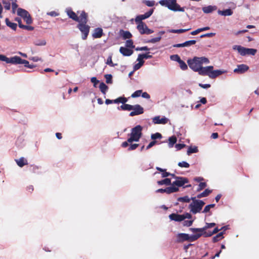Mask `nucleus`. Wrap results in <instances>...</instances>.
Here are the masks:
<instances>
[{"label":"nucleus","instance_id":"2","mask_svg":"<svg viewBox=\"0 0 259 259\" xmlns=\"http://www.w3.org/2000/svg\"><path fill=\"white\" fill-rule=\"evenodd\" d=\"M209 63V59L205 57H194L193 59H188L187 61L189 67L195 72H198L203 64Z\"/></svg>","mask_w":259,"mask_h":259},{"label":"nucleus","instance_id":"20","mask_svg":"<svg viewBox=\"0 0 259 259\" xmlns=\"http://www.w3.org/2000/svg\"><path fill=\"white\" fill-rule=\"evenodd\" d=\"M15 20L18 22L19 27L29 31L33 30L34 29V28L32 26L23 25L20 18L16 17Z\"/></svg>","mask_w":259,"mask_h":259},{"label":"nucleus","instance_id":"16","mask_svg":"<svg viewBox=\"0 0 259 259\" xmlns=\"http://www.w3.org/2000/svg\"><path fill=\"white\" fill-rule=\"evenodd\" d=\"M120 53L124 56H130L133 53V51L126 47H121L119 49Z\"/></svg>","mask_w":259,"mask_h":259},{"label":"nucleus","instance_id":"59","mask_svg":"<svg viewBox=\"0 0 259 259\" xmlns=\"http://www.w3.org/2000/svg\"><path fill=\"white\" fill-rule=\"evenodd\" d=\"M157 143V141L155 140H153L151 141L149 145L146 147V150H148L151 148L152 147L154 146Z\"/></svg>","mask_w":259,"mask_h":259},{"label":"nucleus","instance_id":"8","mask_svg":"<svg viewBox=\"0 0 259 259\" xmlns=\"http://www.w3.org/2000/svg\"><path fill=\"white\" fill-rule=\"evenodd\" d=\"M202 236V233H197L191 236L186 233H179L177 236V241L182 242L185 241H194Z\"/></svg>","mask_w":259,"mask_h":259},{"label":"nucleus","instance_id":"23","mask_svg":"<svg viewBox=\"0 0 259 259\" xmlns=\"http://www.w3.org/2000/svg\"><path fill=\"white\" fill-rule=\"evenodd\" d=\"M218 14L224 16H231L233 14V11L231 9H228L223 11L219 10Z\"/></svg>","mask_w":259,"mask_h":259},{"label":"nucleus","instance_id":"49","mask_svg":"<svg viewBox=\"0 0 259 259\" xmlns=\"http://www.w3.org/2000/svg\"><path fill=\"white\" fill-rule=\"evenodd\" d=\"M106 64L109 65V66H111V67H114L115 66V64H114L112 62V55H110L107 59V62H106Z\"/></svg>","mask_w":259,"mask_h":259},{"label":"nucleus","instance_id":"42","mask_svg":"<svg viewBox=\"0 0 259 259\" xmlns=\"http://www.w3.org/2000/svg\"><path fill=\"white\" fill-rule=\"evenodd\" d=\"M191 29V28L188 29H172L171 30V32L177 33H181L185 32Z\"/></svg>","mask_w":259,"mask_h":259},{"label":"nucleus","instance_id":"5","mask_svg":"<svg viewBox=\"0 0 259 259\" xmlns=\"http://www.w3.org/2000/svg\"><path fill=\"white\" fill-rule=\"evenodd\" d=\"M161 5L167 7L169 10L173 11H184V8L181 7L177 3L176 0H161L159 2Z\"/></svg>","mask_w":259,"mask_h":259},{"label":"nucleus","instance_id":"7","mask_svg":"<svg viewBox=\"0 0 259 259\" xmlns=\"http://www.w3.org/2000/svg\"><path fill=\"white\" fill-rule=\"evenodd\" d=\"M193 202L189 205V208L193 214L199 212L202 209L205 203L200 200L196 199V197H191Z\"/></svg>","mask_w":259,"mask_h":259},{"label":"nucleus","instance_id":"63","mask_svg":"<svg viewBox=\"0 0 259 259\" xmlns=\"http://www.w3.org/2000/svg\"><path fill=\"white\" fill-rule=\"evenodd\" d=\"M185 146L184 144H178L176 145V148L179 150L185 147Z\"/></svg>","mask_w":259,"mask_h":259},{"label":"nucleus","instance_id":"21","mask_svg":"<svg viewBox=\"0 0 259 259\" xmlns=\"http://www.w3.org/2000/svg\"><path fill=\"white\" fill-rule=\"evenodd\" d=\"M217 10V7L215 6H208L202 8V10L204 13L209 14Z\"/></svg>","mask_w":259,"mask_h":259},{"label":"nucleus","instance_id":"64","mask_svg":"<svg viewBox=\"0 0 259 259\" xmlns=\"http://www.w3.org/2000/svg\"><path fill=\"white\" fill-rule=\"evenodd\" d=\"M199 86L203 89H207L210 87V84L199 83Z\"/></svg>","mask_w":259,"mask_h":259},{"label":"nucleus","instance_id":"26","mask_svg":"<svg viewBox=\"0 0 259 259\" xmlns=\"http://www.w3.org/2000/svg\"><path fill=\"white\" fill-rule=\"evenodd\" d=\"M121 35L123 39H130L132 37V33L128 31L121 30Z\"/></svg>","mask_w":259,"mask_h":259},{"label":"nucleus","instance_id":"10","mask_svg":"<svg viewBox=\"0 0 259 259\" xmlns=\"http://www.w3.org/2000/svg\"><path fill=\"white\" fill-rule=\"evenodd\" d=\"M176 180L174 181L172 185L177 186V187H182L184 184L189 182L188 179L185 177H176Z\"/></svg>","mask_w":259,"mask_h":259},{"label":"nucleus","instance_id":"22","mask_svg":"<svg viewBox=\"0 0 259 259\" xmlns=\"http://www.w3.org/2000/svg\"><path fill=\"white\" fill-rule=\"evenodd\" d=\"M15 161L17 165L20 167H22L23 166L28 164L27 159H25L24 157H21L18 159H15Z\"/></svg>","mask_w":259,"mask_h":259},{"label":"nucleus","instance_id":"56","mask_svg":"<svg viewBox=\"0 0 259 259\" xmlns=\"http://www.w3.org/2000/svg\"><path fill=\"white\" fill-rule=\"evenodd\" d=\"M21 18V17H20ZM24 21L26 22V23L28 24H30L32 22V17H22Z\"/></svg>","mask_w":259,"mask_h":259},{"label":"nucleus","instance_id":"18","mask_svg":"<svg viewBox=\"0 0 259 259\" xmlns=\"http://www.w3.org/2000/svg\"><path fill=\"white\" fill-rule=\"evenodd\" d=\"M168 119L165 118H160V116H155L153 118V121L155 124H166Z\"/></svg>","mask_w":259,"mask_h":259},{"label":"nucleus","instance_id":"50","mask_svg":"<svg viewBox=\"0 0 259 259\" xmlns=\"http://www.w3.org/2000/svg\"><path fill=\"white\" fill-rule=\"evenodd\" d=\"M105 77L106 78V82L107 83H112V75L106 74L105 75Z\"/></svg>","mask_w":259,"mask_h":259},{"label":"nucleus","instance_id":"30","mask_svg":"<svg viewBox=\"0 0 259 259\" xmlns=\"http://www.w3.org/2000/svg\"><path fill=\"white\" fill-rule=\"evenodd\" d=\"M224 234V232H221L218 233L217 235H215V236H214L212 238V242L215 243V242H217L219 241V240L222 239L224 238V236H223Z\"/></svg>","mask_w":259,"mask_h":259},{"label":"nucleus","instance_id":"1","mask_svg":"<svg viewBox=\"0 0 259 259\" xmlns=\"http://www.w3.org/2000/svg\"><path fill=\"white\" fill-rule=\"evenodd\" d=\"M74 21L78 22V24L77 27L82 33V39L85 40L90 32V26L87 24L88 22V17H70Z\"/></svg>","mask_w":259,"mask_h":259},{"label":"nucleus","instance_id":"48","mask_svg":"<svg viewBox=\"0 0 259 259\" xmlns=\"http://www.w3.org/2000/svg\"><path fill=\"white\" fill-rule=\"evenodd\" d=\"M180 167L188 168L190 166L189 164L186 161H182L178 163V164Z\"/></svg>","mask_w":259,"mask_h":259},{"label":"nucleus","instance_id":"54","mask_svg":"<svg viewBox=\"0 0 259 259\" xmlns=\"http://www.w3.org/2000/svg\"><path fill=\"white\" fill-rule=\"evenodd\" d=\"M153 12V9H151L149 11L145 13L144 14L138 15V16H151Z\"/></svg>","mask_w":259,"mask_h":259},{"label":"nucleus","instance_id":"51","mask_svg":"<svg viewBox=\"0 0 259 259\" xmlns=\"http://www.w3.org/2000/svg\"><path fill=\"white\" fill-rule=\"evenodd\" d=\"M138 144H131L128 148V151L134 150L139 147Z\"/></svg>","mask_w":259,"mask_h":259},{"label":"nucleus","instance_id":"58","mask_svg":"<svg viewBox=\"0 0 259 259\" xmlns=\"http://www.w3.org/2000/svg\"><path fill=\"white\" fill-rule=\"evenodd\" d=\"M215 34L214 33H207L201 35L200 36V37L201 38L205 37H211L214 36Z\"/></svg>","mask_w":259,"mask_h":259},{"label":"nucleus","instance_id":"34","mask_svg":"<svg viewBox=\"0 0 259 259\" xmlns=\"http://www.w3.org/2000/svg\"><path fill=\"white\" fill-rule=\"evenodd\" d=\"M133 106L130 105V104H123L121 106H120V108L123 110H127V111H131L133 109Z\"/></svg>","mask_w":259,"mask_h":259},{"label":"nucleus","instance_id":"44","mask_svg":"<svg viewBox=\"0 0 259 259\" xmlns=\"http://www.w3.org/2000/svg\"><path fill=\"white\" fill-rule=\"evenodd\" d=\"M142 90H137L132 94L131 97L134 98L139 97L142 95Z\"/></svg>","mask_w":259,"mask_h":259},{"label":"nucleus","instance_id":"62","mask_svg":"<svg viewBox=\"0 0 259 259\" xmlns=\"http://www.w3.org/2000/svg\"><path fill=\"white\" fill-rule=\"evenodd\" d=\"M136 51H149L150 49L148 48L147 46L142 47H138L136 49Z\"/></svg>","mask_w":259,"mask_h":259},{"label":"nucleus","instance_id":"61","mask_svg":"<svg viewBox=\"0 0 259 259\" xmlns=\"http://www.w3.org/2000/svg\"><path fill=\"white\" fill-rule=\"evenodd\" d=\"M91 81L92 83H94V86L95 87H96L97 84H98L99 82V81L97 79L96 77H93L91 78Z\"/></svg>","mask_w":259,"mask_h":259},{"label":"nucleus","instance_id":"41","mask_svg":"<svg viewBox=\"0 0 259 259\" xmlns=\"http://www.w3.org/2000/svg\"><path fill=\"white\" fill-rule=\"evenodd\" d=\"M196 42L195 40H188L184 42V47H189L192 45H195Z\"/></svg>","mask_w":259,"mask_h":259},{"label":"nucleus","instance_id":"43","mask_svg":"<svg viewBox=\"0 0 259 259\" xmlns=\"http://www.w3.org/2000/svg\"><path fill=\"white\" fill-rule=\"evenodd\" d=\"M125 46L127 48H135V46L133 45V41L132 39H128L126 41Z\"/></svg>","mask_w":259,"mask_h":259},{"label":"nucleus","instance_id":"9","mask_svg":"<svg viewBox=\"0 0 259 259\" xmlns=\"http://www.w3.org/2000/svg\"><path fill=\"white\" fill-rule=\"evenodd\" d=\"M213 69L212 66H208L206 67H202L200 68L198 72V74L202 76H208L209 77L211 74V71Z\"/></svg>","mask_w":259,"mask_h":259},{"label":"nucleus","instance_id":"35","mask_svg":"<svg viewBox=\"0 0 259 259\" xmlns=\"http://www.w3.org/2000/svg\"><path fill=\"white\" fill-rule=\"evenodd\" d=\"M99 88L101 92L103 94H105L106 92L108 89V86L106 85L104 82H101L100 84Z\"/></svg>","mask_w":259,"mask_h":259},{"label":"nucleus","instance_id":"4","mask_svg":"<svg viewBox=\"0 0 259 259\" xmlns=\"http://www.w3.org/2000/svg\"><path fill=\"white\" fill-rule=\"evenodd\" d=\"M148 17H136L135 22L137 24V29L141 34H149L153 32V31L148 28L146 24L142 20Z\"/></svg>","mask_w":259,"mask_h":259},{"label":"nucleus","instance_id":"14","mask_svg":"<svg viewBox=\"0 0 259 259\" xmlns=\"http://www.w3.org/2000/svg\"><path fill=\"white\" fill-rule=\"evenodd\" d=\"M22 59L19 56H14L11 58H8L7 63H11L14 64H21Z\"/></svg>","mask_w":259,"mask_h":259},{"label":"nucleus","instance_id":"46","mask_svg":"<svg viewBox=\"0 0 259 259\" xmlns=\"http://www.w3.org/2000/svg\"><path fill=\"white\" fill-rule=\"evenodd\" d=\"M207 186V184L205 182H200L199 184L198 188H197V191H200L203 189H204Z\"/></svg>","mask_w":259,"mask_h":259},{"label":"nucleus","instance_id":"11","mask_svg":"<svg viewBox=\"0 0 259 259\" xmlns=\"http://www.w3.org/2000/svg\"><path fill=\"white\" fill-rule=\"evenodd\" d=\"M133 111L130 113V116H134L144 113V109L140 105L137 104L133 106Z\"/></svg>","mask_w":259,"mask_h":259},{"label":"nucleus","instance_id":"27","mask_svg":"<svg viewBox=\"0 0 259 259\" xmlns=\"http://www.w3.org/2000/svg\"><path fill=\"white\" fill-rule=\"evenodd\" d=\"M179 191V188L173 185L165 188V193L167 194H170L174 192H176Z\"/></svg>","mask_w":259,"mask_h":259},{"label":"nucleus","instance_id":"24","mask_svg":"<svg viewBox=\"0 0 259 259\" xmlns=\"http://www.w3.org/2000/svg\"><path fill=\"white\" fill-rule=\"evenodd\" d=\"M246 48L243 47L241 46H235L234 48V49H236L238 53L241 55V56H245L246 55Z\"/></svg>","mask_w":259,"mask_h":259},{"label":"nucleus","instance_id":"60","mask_svg":"<svg viewBox=\"0 0 259 259\" xmlns=\"http://www.w3.org/2000/svg\"><path fill=\"white\" fill-rule=\"evenodd\" d=\"M193 222V220L185 221L184 222V225L187 227H190L192 225Z\"/></svg>","mask_w":259,"mask_h":259},{"label":"nucleus","instance_id":"31","mask_svg":"<svg viewBox=\"0 0 259 259\" xmlns=\"http://www.w3.org/2000/svg\"><path fill=\"white\" fill-rule=\"evenodd\" d=\"M177 138L176 136H173L169 138L168 139V146L170 148H171L174 146V144L177 142Z\"/></svg>","mask_w":259,"mask_h":259},{"label":"nucleus","instance_id":"17","mask_svg":"<svg viewBox=\"0 0 259 259\" xmlns=\"http://www.w3.org/2000/svg\"><path fill=\"white\" fill-rule=\"evenodd\" d=\"M169 218L171 220L176 222H181L184 220L183 215L175 213L170 214Z\"/></svg>","mask_w":259,"mask_h":259},{"label":"nucleus","instance_id":"57","mask_svg":"<svg viewBox=\"0 0 259 259\" xmlns=\"http://www.w3.org/2000/svg\"><path fill=\"white\" fill-rule=\"evenodd\" d=\"M18 6L16 3L13 2L12 3V13L13 14H15V11L17 8H18Z\"/></svg>","mask_w":259,"mask_h":259},{"label":"nucleus","instance_id":"33","mask_svg":"<svg viewBox=\"0 0 259 259\" xmlns=\"http://www.w3.org/2000/svg\"><path fill=\"white\" fill-rule=\"evenodd\" d=\"M197 152H198V149L197 147L190 146L188 148L187 153V154L189 155L192 153H197Z\"/></svg>","mask_w":259,"mask_h":259},{"label":"nucleus","instance_id":"15","mask_svg":"<svg viewBox=\"0 0 259 259\" xmlns=\"http://www.w3.org/2000/svg\"><path fill=\"white\" fill-rule=\"evenodd\" d=\"M103 35V31L101 28L98 27L94 29L92 36L94 38H101Z\"/></svg>","mask_w":259,"mask_h":259},{"label":"nucleus","instance_id":"13","mask_svg":"<svg viewBox=\"0 0 259 259\" xmlns=\"http://www.w3.org/2000/svg\"><path fill=\"white\" fill-rule=\"evenodd\" d=\"M66 12L68 16H77L78 15H79V16H87V14L83 11H82L80 13L79 11H77L76 14L71 8H67L66 9Z\"/></svg>","mask_w":259,"mask_h":259},{"label":"nucleus","instance_id":"3","mask_svg":"<svg viewBox=\"0 0 259 259\" xmlns=\"http://www.w3.org/2000/svg\"><path fill=\"white\" fill-rule=\"evenodd\" d=\"M215 226L216 224L214 223H206L205 226L202 228H190V230L194 233L199 232V233H202L204 237H208L211 236L212 235L216 234L220 231V230L218 227L214 228L212 231H207L208 229L213 228Z\"/></svg>","mask_w":259,"mask_h":259},{"label":"nucleus","instance_id":"25","mask_svg":"<svg viewBox=\"0 0 259 259\" xmlns=\"http://www.w3.org/2000/svg\"><path fill=\"white\" fill-rule=\"evenodd\" d=\"M17 14L18 16H30L26 10L22 8H18Z\"/></svg>","mask_w":259,"mask_h":259},{"label":"nucleus","instance_id":"6","mask_svg":"<svg viewBox=\"0 0 259 259\" xmlns=\"http://www.w3.org/2000/svg\"><path fill=\"white\" fill-rule=\"evenodd\" d=\"M142 130L143 127L140 125H138L133 128L130 134V137L128 139V142H130V143L138 142L142 137Z\"/></svg>","mask_w":259,"mask_h":259},{"label":"nucleus","instance_id":"45","mask_svg":"<svg viewBox=\"0 0 259 259\" xmlns=\"http://www.w3.org/2000/svg\"><path fill=\"white\" fill-rule=\"evenodd\" d=\"M151 138L152 140H156L157 139H161L162 138V135L160 133H156L155 134H152Z\"/></svg>","mask_w":259,"mask_h":259},{"label":"nucleus","instance_id":"38","mask_svg":"<svg viewBox=\"0 0 259 259\" xmlns=\"http://www.w3.org/2000/svg\"><path fill=\"white\" fill-rule=\"evenodd\" d=\"M256 52L257 50L256 49L247 48L246 51V55H254L256 54Z\"/></svg>","mask_w":259,"mask_h":259},{"label":"nucleus","instance_id":"53","mask_svg":"<svg viewBox=\"0 0 259 259\" xmlns=\"http://www.w3.org/2000/svg\"><path fill=\"white\" fill-rule=\"evenodd\" d=\"M117 99L118 101V103H121L123 104L127 101V99L125 97H120Z\"/></svg>","mask_w":259,"mask_h":259},{"label":"nucleus","instance_id":"37","mask_svg":"<svg viewBox=\"0 0 259 259\" xmlns=\"http://www.w3.org/2000/svg\"><path fill=\"white\" fill-rule=\"evenodd\" d=\"M12 0H3V3L5 9L10 10L11 8Z\"/></svg>","mask_w":259,"mask_h":259},{"label":"nucleus","instance_id":"19","mask_svg":"<svg viewBox=\"0 0 259 259\" xmlns=\"http://www.w3.org/2000/svg\"><path fill=\"white\" fill-rule=\"evenodd\" d=\"M226 71L221 70H213V69L211 71L210 75H209V78L213 79L216 78L217 77L222 75Z\"/></svg>","mask_w":259,"mask_h":259},{"label":"nucleus","instance_id":"36","mask_svg":"<svg viewBox=\"0 0 259 259\" xmlns=\"http://www.w3.org/2000/svg\"><path fill=\"white\" fill-rule=\"evenodd\" d=\"M177 200L179 202L188 203L192 199H191V198H190L188 196H185L184 197H179Z\"/></svg>","mask_w":259,"mask_h":259},{"label":"nucleus","instance_id":"32","mask_svg":"<svg viewBox=\"0 0 259 259\" xmlns=\"http://www.w3.org/2000/svg\"><path fill=\"white\" fill-rule=\"evenodd\" d=\"M6 24L8 26L11 28L13 30H15L17 28V24L9 21L8 18L6 19Z\"/></svg>","mask_w":259,"mask_h":259},{"label":"nucleus","instance_id":"29","mask_svg":"<svg viewBox=\"0 0 259 259\" xmlns=\"http://www.w3.org/2000/svg\"><path fill=\"white\" fill-rule=\"evenodd\" d=\"M157 183L159 186L163 185H165L168 186V185H171V180L170 179L165 178L161 181H157Z\"/></svg>","mask_w":259,"mask_h":259},{"label":"nucleus","instance_id":"52","mask_svg":"<svg viewBox=\"0 0 259 259\" xmlns=\"http://www.w3.org/2000/svg\"><path fill=\"white\" fill-rule=\"evenodd\" d=\"M160 39H161L160 36L156 37L153 38L148 40L147 42H151V43H155V42H157L160 41Z\"/></svg>","mask_w":259,"mask_h":259},{"label":"nucleus","instance_id":"40","mask_svg":"<svg viewBox=\"0 0 259 259\" xmlns=\"http://www.w3.org/2000/svg\"><path fill=\"white\" fill-rule=\"evenodd\" d=\"M150 52H148L146 54H139V57L140 58H142V59H151L152 58V56L151 55H150Z\"/></svg>","mask_w":259,"mask_h":259},{"label":"nucleus","instance_id":"39","mask_svg":"<svg viewBox=\"0 0 259 259\" xmlns=\"http://www.w3.org/2000/svg\"><path fill=\"white\" fill-rule=\"evenodd\" d=\"M178 63H179L180 67L182 70H186L188 69L187 64L183 60H181L180 61H179Z\"/></svg>","mask_w":259,"mask_h":259},{"label":"nucleus","instance_id":"47","mask_svg":"<svg viewBox=\"0 0 259 259\" xmlns=\"http://www.w3.org/2000/svg\"><path fill=\"white\" fill-rule=\"evenodd\" d=\"M170 58L171 60L177 61L179 62L181 60L180 56L178 55H173L170 56Z\"/></svg>","mask_w":259,"mask_h":259},{"label":"nucleus","instance_id":"55","mask_svg":"<svg viewBox=\"0 0 259 259\" xmlns=\"http://www.w3.org/2000/svg\"><path fill=\"white\" fill-rule=\"evenodd\" d=\"M212 192V190L208 189H205L203 192H202L203 197L208 196Z\"/></svg>","mask_w":259,"mask_h":259},{"label":"nucleus","instance_id":"12","mask_svg":"<svg viewBox=\"0 0 259 259\" xmlns=\"http://www.w3.org/2000/svg\"><path fill=\"white\" fill-rule=\"evenodd\" d=\"M249 69V67L245 64H242L237 65V68L234 70V72L238 74H242Z\"/></svg>","mask_w":259,"mask_h":259},{"label":"nucleus","instance_id":"28","mask_svg":"<svg viewBox=\"0 0 259 259\" xmlns=\"http://www.w3.org/2000/svg\"><path fill=\"white\" fill-rule=\"evenodd\" d=\"M137 61H139V63L136 64L134 66V68L135 70H137L140 69L141 68V67L143 65V64L144 63V61L143 59H142V58H140L139 57V55H138Z\"/></svg>","mask_w":259,"mask_h":259}]
</instances>
